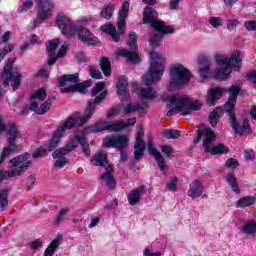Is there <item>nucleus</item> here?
Segmentation results:
<instances>
[{
    "label": "nucleus",
    "instance_id": "obj_1",
    "mask_svg": "<svg viewBox=\"0 0 256 256\" xmlns=\"http://www.w3.org/2000/svg\"><path fill=\"white\" fill-rule=\"evenodd\" d=\"M215 61L216 68L211 71V60L205 56L198 57V71L201 79L214 77V79L225 81L233 73V67L235 71H241L243 55L237 50L232 53L231 57L226 54H216Z\"/></svg>",
    "mask_w": 256,
    "mask_h": 256
},
{
    "label": "nucleus",
    "instance_id": "obj_2",
    "mask_svg": "<svg viewBox=\"0 0 256 256\" xmlns=\"http://www.w3.org/2000/svg\"><path fill=\"white\" fill-rule=\"evenodd\" d=\"M167 61L160 52L155 50L150 52V67L146 74L142 76V83L146 87L138 88V97L140 99H153L155 98V90L153 84L159 83L165 71V64Z\"/></svg>",
    "mask_w": 256,
    "mask_h": 256
},
{
    "label": "nucleus",
    "instance_id": "obj_3",
    "mask_svg": "<svg viewBox=\"0 0 256 256\" xmlns=\"http://www.w3.org/2000/svg\"><path fill=\"white\" fill-rule=\"evenodd\" d=\"M105 85L107 83L105 82H98L94 89L91 92L92 97L94 98L93 102H88L83 116H81V113L79 112H74L72 115L68 117L66 120L67 124L73 129V127H81V125H85L91 117L95 114V109H97V105L107 97V90L105 89ZM104 90V91H103Z\"/></svg>",
    "mask_w": 256,
    "mask_h": 256
},
{
    "label": "nucleus",
    "instance_id": "obj_4",
    "mask_svg": "<svg viewBox=\"0 0 256 256\" xmlns=\"http://www.w3.org/2000/svg\"><path fill=\"white\" fill-rule=\"evenodd\" d=\"M158 17L159 14L156 9H153V7L146 6L144 8L142 23H148L151 25L152 29H154L150 35L151 47H159L161 39H163V35H171V33H175V28L166 25L165 22L157 20Z\"/></svg>",
    "mask_w": 256,
    "mask_h": 256
},
{
    "label": "nucleus",
    "instance_id": "obj_5",
    "mask_svg": "<svg viewBox=\"0 0 256 256\" xmlns=\"http://www.w3.org/2000/svg\"><path fill=\"white\" fill-rule=\"evenodd\" d=\"M227 91L230 93V97L224 105V111L229 114L230 125L233 131L238 135H251V125L249 124V120L245 118L242 123H239L237 118H235V113H233V109H235V103L237 101V95H239V92L241 91V86L236 84L231 88H228Z\"/></svg>",
    "mask_w": 256,
    "mask_h": 256
},
{
    "label": "nucleus",
    "instance_id": "obj_6",
    "mask_svg": "<svg viewBox=\"0 0 256 256\" xmlns=\"http://www.w3.org/2000/svg\"><path fill=\"white\" fill-rule=\"evenodd\" d=\"M79 143L82 147L83 153L86 157H91V150L89 149V144L85 141V136L75 134L74 138L64 147L57 149L53 152L52 157L56 159L54 162V167H59L60 169L65 167L69 160L65 157V155H69L71 151H74L79 146Z\"/></svg>",
    "mask_w": 256,
    "mask_h": 256
},
{
    "label": "nucleus",
    "instance_id": "obj_7",
    "mask_svg": "<svg viewBox=\"0 0 256 256\" xmlns=\"http://www.w3.org/2000/svg\"><path fill=\"white\" fill-rule=\"evenodd\" d=\"M167 101L171 104V109L167 115L171 116L173 113H181L182 115H191L192 111H199L202 104L199 100H195L186 95L174 94L167 97Z\"/></svg>",
    "mask_w": 256,
    "mask_h": 256
},
{
    "label": "nucleus",
    "instance_id": "obj_8",
    "mask_svg": "<svg viewBox=\"0 0 256 256\" xmlns=\"http://www.w3.org/2000/svg\"><path fill=\"white\" fill-rule=\"evenodd\" d=\"M215 137V132H213L211 128L203 127V125H200L199 129L197 130L194 143H199L201 139H203L204 151L205 153H211V155H224L225 153H229V148L223 144L213 146V143H215Z\"/></svg>",
    "mask_w": 256,
    "mask_h": 256
},
{
    "label": "nucleus",
    "instance_id": "obj_9",
    "mask_svg": "<svg viewBox=\"0 0 256 256\" xmlns=\"http://www.w3.org/2000/svg\"><path fill=\"white\" fill-rule=\"evenodd\" d=\"M1 131H6L8 146L2 151L0 165L7 159V157H9V155H11V153H17V151L21 150V145L17 143V141L21 139V132H19L17 125L12 123L6 127L5 123H3V119L0 118V133Z\"/></svg>",
    "mask_w": 256,
    "mask_h": 256
},
{
    "label": "nucleus",
    "instance_id": "obj_10",
    "mask_svg": "<svg viewBox=\"0 0 256 256\" xmlns=\"http://www.w3.org/2000/svg\"><path fill=\"white\" fill-rule=\"evenodd\" d=\"M191 72L183 64H174L170 68V79L168 82V90L175 91L179 87H183L189 83Z\"/></svg>",
    "mask_w": 256,
    "mask_h": 256
},
{
    "label": "nucleus",
    "instance_id": "obj_11",
    "mask_svg": "<svg viewBox=\"0 0 256 256\" xmlns=\"http://www.w3.org/2000/svg\"><path fill=\"white\" fill-rule=\"evenodd\" d=\"M10 163L14 169L5 172L0 170V183L7 181V179H11V177H19L31 166V162L29 161V154L27 153L18 156L17 158H12Z\"/></svg>",
    "mask_w": 256,
    "mask_h": 256
},
{
    "label": "nucleus",
    "instance_id": "obj_12",
    "mask_svg": "<svg viewBox=\"0 0 256 256\" xmlns=\"http://www.w3.org/2000/svg\"><path fill=\"white\" fill-rule=\"evenodd\" d=\"M46 97L47 91L45 88H39L38 90L34 91L30 99L31 111H35V113L38 115H45V113L51 109V104L53 103V99H48L45 101Z\"/></svg>",
    "mask_w": 256,
    "mask_h": 256
},
{
    "label": "nucleus",
    "instance_id": "obj_13",
    "mask_svg": "<svg viewBox=\"0 0 256 256\" xmlns=\"http://www.w3.org/2000/svg\"><path fill=\"white\" fill-rule=\"evenodd\" d=\"M128 46L130 50L119 49L117 50V55L125 57L129 63H139V51L137 50V34L135 32H130L128 35Z\"/></svg>",
    "mask_w": 256,
    "mask_h": 256
},
{
    "label": "nucleus",
    "instance_id": "obj_14",
    "mask_svg": "<svg viewBox=\"0 0 256 256\" xmlns=\"http://www.w3.org/2000/svg\"><path fill=\"white\" fill-rule=\"evenodd\" d=\"M56 27L60 29L62 35H65V37H75L79 29V27L73 23V20L63 13L56 16Z\"/></svg>",
    "mask_w": 256,
    "mask_h": 256
},
{
    "label": "nucleus",
    "instance_id": "obj_15",
    "mask_svg": "<svg viewBox=\"0 0 256 256\" xmlns=\"http://www.w3.org/2000/svg\"><path fill=\"white\" fill-rule=\"evenodd\" d=\"M13 63H15V60L9 59L4 66L3 76L5 77V79L3 86L9 87V81H11L13 83V91H17V89H19V86L21 85L22 75L19 73V71L11 72V69H13Z\"/></svg>",
    "mask_w": 256,
    "mask_h": 256
},
{
    "label": "nucleus",
    "instance_id": "obj_16",
    "mask_svg": "<svg viewBox=\"0 0 256 256\" xmlns=\"http://www.w3.org/2000/svg\"><path fill=\"white\" fill-rule=\"evenodd\" d=\"M103 147H112L118 151H125L129 145L128 135H111L106 136L102 142Z\"/></svg>",
    "mask_w": 256,
    "mask_h": 256
},
{
    "label": "nucleus",
    "instance_id": "obj_17",
    "mask_svg": "<svg viewBox=\"0 0 256 256\" xmlns=\"http://www.w3.org/2000/svg\"><path fill=\"white\" fill-rule=\"evenodd\" d=\"M36 3H38L39 9L36 15L35 24L39 25L40 23L47 21V19H51L53 4L51 3V0H36Z\"/></svg>",
    "mask_w": 256,
    "mask_h": 256
},
{
    "label": "nucleus",
    "instance_id": "obj_18",
    "mask_svg": "<svg viewBox=\"0 0 256 256\" xmlns=\"http://www.w3.org/2000/svg\"><path fill=\"white\" fill-rule=\"evenodd\" d=\"M68 129H72L70 125L65 121L62 126H59L57 130L54 132L53 137L50 139L47 149L48 151H53V149H57L59 147V143H61V139L63 135L67 133Z\"/></svg>",
    "mask_w": 256,
    "mask_h": 256
},
{
    "label": "nucleus",
    "instance_id": "obj_19",
    "mask_svg": "<svg viewBox=\"0 0 256 256\" xmlns=\"http://www.w3.org/2000/svg\"><path fill=\"white\" fill-rule=\"evenodd\" d=\"M143 135H145L143 125L140 124L137 127L136 142L134 145V156L136 161H139V159H141L145 153V141H143Z\"/></svg>",
    "mask_w": 256,
    "mask_h": 256
},
{
    "label": "nucleus",
    "instance_id": "obj_20",
    "mask_svg": "<svg viewBox=\"0 0 256 256\" xmlns=\"http://www.w3.org/2000/svg\"><path fill=\"white\" fill-rule=\"evenodd\" d=\"M148 151L150 152L151 155H153L160 171L164 175H166L167 174V164L165 163V158H163V155L160 154V152H157V150L155 149V146L153 145V140H151V139L148 140Z\"/></svg>",
    "mask_w": 256,
    "mask_h": 256
},
{
    "label": "nucleus",
    "instance_id": "obj_21",
    "mask_svg": "<svg viewBox=\"0 0 256 256\" xmlns=\"http://www.w3.org/2000/svg\"><path fill=\"white\" fill-rule=\"evenodd\" d=\"M129 5V2H123L118 12L117 28L120 35L122 33H125V20L127 19V17H129Z\"/></svg>",
    "mask_w": 256,
    "mask_h": 256
},
{
    "label": "nucleus",
    "instance_id": "obj_22",
    "mask_svg": "<svg viewBox=\"0 0 256 256\" xmlns=\"http://www.w3.org/2000/svg\"><path fill=\"white\" fill-rule=\"evenodd\" d=\"M203 189V182L201 180H193L189 185L187 195L191 199H199L203 195Z\"/></svg>",
    "mask_w": 256,
    "mask_h": 256
},
{
    "label": "nucleus",
    "instance_id": "obj_23",
    "mask_svg": "<svg viewBox=\"0 0 256 256\" xmlns=\"http://www.w3.org/2000/svg\"><path fill=\"white\" fill-rule=\"evenodd\" d=\"M116 87L117 94L123 101H125V99H129V82L127 81V77L120 76Z\"/></svg>",
    "mask_w": 256,
    "mask_h": 256
},
{
    "label": "nucleus",
    "instance_id": "obj_24",
    "mask_svg": "<svg viewBox=\"0 0 256 256\" xmlns=\"http://www.w3.org/2000/svg\"><path fill=\"white\" fill-rule=\"evenodd\" d=\"M59 43H61V40L59 38H55L53 40H50L47 45V51H48V65L52 66L55 65L57 62V57H55V51H57V48L59 47Z\"/></svg>",
    "mask_w": 256,
    "mask_h": 256
},
{
    "label": "nucleus",
    "instance_id": "obj_25",
    "mask_svg": "<svg viewBox=\"0 0 256 256\" xmlns=\"http://www.w3.org/2000/svg\"><path fill=\"white\" fill-rule=\"evenodd\" d=\"M146 194L147 190H145V186H139L138 188L132 190L127 196L129 205H139L141 197Z\"/></svg>",
    "mask_w": 256,
    "mask_h": 256
},
{
    "label": "nucleus",
    "instance_id": "obj_26",
    "mask_svg": "<svg viewBox=\"0 0 256 256\" xmlns=\"http://www.w3.org/2000/svg\"><path fill=\"white\" fill-rule=\"evenodd\" d=\"M76 34H78V39L82 43H86V45H95L97 43V38L93 36L89 29L82 28Z\"/></svg>",
    "mask_w": 256,
    "mask_h": 256
},
{
    "label": "nucleus",
    "instance_id": "obj_27",
    "mask_svg": "<svg viewBox=\"0 0 256 256\" xmlns=\"http://www.w3.org/2000/svg\"><path fill=\"white\" fill-rule=\"evenodd\" d=\"M101 181H106L107 187L109 189H115L116 183L113 178V166L108 165L106 167V172L100 176Z\"/></svg>",
    "mask_w": 256,
    "mask_h": 256
},
{
    "label": "nucleus",
    "instance_id": "obj_28",
    "mask_svg": "<svg viewBox=\"0 0 256 256\" xmlns=\"http://www.w3.org/2000/svg\"><path fill=\"white\" fill-rule=\"evenodd\" d=\"M88 87H91V80H86L85 82L78 85H72L67 88H63L61 93H71L74 91H78V93H85Z\"/></svg>",
    "mask_w": 256,
    "mask_h": 256
},
{
    "label": "nucleus",
    "instance_id": "obj_29",
    "mask_svg": "<svg viewBox=\"0 0 256 256\" xmlns=\"http://www.w3.org/2000/svg\"><path fill=\"white\" fill-rule=\"evenodd\" d=\"M101 131H108L107 128V122H100V123H96L94 125L88 126L84 132H81L78 135H83L85 136V133H101ZM85 139V137H84ZM87 143V140H84Z\"/></svg>",
    "mask_w": 256,
    "mask_h": 256
},
{
    "label": "nucleus",
    "instance_id": "obj_30",
    "mask_svg": "<svg viewBox=\"0 0 256 256\" xmlns=\"http://www.w3.org/2000/svg\"><path fill=\"white\" fill-rule=\"evenodd\" d=\"M225 88H212L208 91L207 103L208 105H215V101L221 99V95H223Z\"/></svg>",
    "mask_w": 256,
    "mask_h": 256
},
{
    "label": "nucleus",
    "instance_id": "obj_31",
    "mask_svg": "<svg viewBox=\"0 0 256 256\" xmlns=\"http://www.w3.org/2000/svg\"><path fill=\"white\" fill-rule=\"evenodd\" d=\"M91 162L95 167H105L107 165V153L105 151H99L96 153Z\"/></svg>",
    "mask_w": 256,
    "mask_h": 256
},
{
    "label": "nucleus",
    "instance_id": "obj_32",
    "mask_svg": "<svg viewBox=\"0 0 256 256\" xmlns=\"http://www.w3.org/2000/svg\"><path fill=\"white\" fill-rule=\"evenodd\" d=\"M100 31L111 35L113 41H115L116 43L119 41V39H121V36L117 32V28H115V26L111 25L110 23L102 25L100 27Z\"/></svg>",
    "mask_w": 256,
    "mask_h": 256
},
{
    "label": "nucleus",
    "instance_id": "obj_33",
    "mask_svg": "<svg viewBox=\"0 0 256 256\" xmlns=\"http://www.w3.org/2000/svg\"><path fill=\"white\" fill-rule=\"evenodd\" d=\"M223 179L227 184L230 185L232 191L236 194L241 193V189H239V184H237V177L233 173H227L223 176Z\"/></svg>",
    "mask_w": 256,
    "mask_h": 256
},
{
    "label": "nucleus",
    "instance_id": "obj_34",
    "mask_svg": "<svg viewBox=\"0 0 256 256\" xmlns=\"http://www.w3.org/2000/svg\"><path fill=\"white\" fill-rule=\"evenodd\" d=\"M256 197L253 196H244L237 200L235 207L237 209H244L245 207H251L255 205Z\"/></svg>",
    "mask_w": 256,
    "mask_h": 256
},
{
    "label": "nucleus",
    "instance_id": "obj_35",
    "mask_svg": "<svg viewBox=\"0 0 256 256\" xmlns=\"http://www.w3.org/2000/svg\"><path fill=\"white\" fill-rule=\"evenodd\" d=\"M148 107L149 106L147 105V103H143V104L129 103L126 106H124V113L129 115L131 113H135V111H146Z\"/></svg>",
    "mask_w": 256,
    "mask_h": 256
},
{
    "label": "nucleus",
    "instance_id": "obj_36",
    "mask_svg": "<svg viewBox=\"0 0 256 256\" xmlns=\"http://www.w3.org/2000/svg\"><path fill=\"white\" fill-rule=\"evenodd\" d=\"M67 83H79V74L63 75L58 79V84L60 87H65Z\"/></svg>",
    "mask_w": 256,
    "mask_h": 256
},
{
    "label": "nucleus",
    "instance_id": "obj_37",
    "mask_svg": "<svg viewBox=\"0 0 256 256\" xmlns=\"http://www.w3.org/2000/svg\"><path fill=\"white\" fill-rule=\"evenodd\" d=\"M59 245H61V238H55L44 251L43 256H53L57 249H59Z\"/></svg>",
    "mask_w": 256,
    "mask_h": 256
},
{
    "label": "nucleus",
    "instance_id": "obj_38",
    "mask_svg": "<svg viewBox=\"0 0 256 256\" xmlns=\"http://www.w3.org/2000/svg\"><path fill=\"white\" fill-rule=\"evenodd\" d=\"M115 11V4L109 3L106 6H104L101 10L100 17L102 19H111L113 17V13Z\"/></svg>",
    "mask_w": 256,
    "mask_h": 256
},
{
    "label": "nucleus",
    "instance_id": "obj_39",
    "mask_svg": "<svg viewBox=\"0 0 256 256\" xmlns=\"http://www.w3.org/2000/svg\"><path fill=\"white\" fill-rule=\"evenodd\" d=\"M100 69L103 71L105 77H111V62L109 58L105 56L101 58Z\"/></svg>",
    "mask_w": 256,
    "mask_h": 256
},
{
    "label": "nucleus",
    "instance_id": "obj_40",
    "mask_svg": "<svg viewBox=\"0 0 256 256\" xmlns=\"http://www.w3.org/2000/svg\"><path fill=\"white\" fill-rule=\"evenodd\" d=\"M242 233H244V235H251V237H255L256 222H246L242 227Z\"/></svg>",
    "mask_w": 256,
    "mask_h": 256
},
{
    "label": "nucleus",
    "instance_id": "obj_41",
    "mask_svg": "<svg viewBox=\"0 0 256 256\" xmlns=\"http://www.w3.org/2000/svg\"><path fill=\"white\" fill-rule=\"evenodd\" d=\"M68 213H69V208H62L54 219V222H53L54 227H59V225H61V222L63 221V219H65Z\"/></svg>",
    "mask_w": 256,
    "mask_h": 256
},
{
    "label": "nucleus",
    "instance_id": "obj_42",
    "mask_svg": "<svg viewBox=\"0 0 256 256\" xmlns=\"http://www.w3.org/2000/svg\"><path fill=\"white\" fill-rule=\"evenodd\" d=\"M108 131L117 132L123 131L125 129V122L118 121V122H107Z\"/></svg>",
    "mask_w": 256,
    "mask_h": 256
},
{
    "label": "nucleus",
    "instance_id": "obj_43",
    "mask_svg": "<svg viewBox=\"0 0 256 256\" xmlns=\"http://www.w3.org/2000/svg\"><path fill=\"white\" fill-rule=\"evenodd\" d=\"M221 115H223V109H221V108H216L210 114L209 119H210V124L212 125V127H215V125H217V121L219 120Z\"/></svg>",
    "mask_w": 256,
    "mask_h": 256
},
{
    "label": "nucleus",
    "instance_id": "obj_44",
    "mask_svg": "<svg viewBox=\"0 0 256 256\" xmlns=\"http://www.w3.org/2000/svg\"><path fill=\"white\" fill-rule=\"evenodd\" d=\"M34 4L35 2H33V0H22L18 8V13H27V11L33 9Z\"/></svg>",
    "mask_w": 256,
    "mask_h": 256
},
{
    "label": "nucleus",
    "instance_id": "obj_45",
    "mask_svg": "<svg viewBox=\"0 0 256 256\" xmlns=\"http://www.w3.org/2000/svg\"><path fill=\"white\" fill-rule=\"evenodd\" d=\"M27 247L28 249H30V251H39V249L43 247V240L36 239V240L30 241L28 242Z\"/></svg>",
    "mask_w": 256,
    "mask_h": 256
},
{
    "label": "nucleus",
    "instance_id": "obj_46",
    "mask_svg": "<svg viewBox=\"0 0 256 256\" xmlns=\"http://www.w3.org/2000/svg\"><path fill=\"white\" fill-rule=\"evenodd\" d=\"M9 205V200L7 199V191H0V211H5Z\"/></svg>",
    "mask_w": 256,
    "mask_h": 256
},
{
    "label": "nucleus",
    "instance_id": "obj_47",
    "mask_svg": "<svg viewBox=\"0 0 256 256\" xmlns=\"http://www.w3.org/2000/svg\"><path fill=\"white\" fill-rule=\"evenodd\" d=\"M239 25H241V22L237 18H232L227 21L226 27L228 31H235Z\"/></svg>",
    "mask_w": 256,
    "mask_h": 256
},
{
    "label": "nucleus",
    "instance_id": "obj_48",
    "mask_svg": "<svg viewBox=\"0 0 256 256\" xmlns=\"http://www.w3.org/2000/svg\"><path fill=\"white\" fill-rule=\"evenodd\" d=\"M164 137H166V139H179L181 134L177 130L167 129L164 131Z\"/></svg>",
    "mask_w": 256,
    "mask_h": 256
},
{
    "label": "nucleus",
    "instance_id": "obj_49",
    "mask_svg": "<svg viewBox=\"0 0 256 256\" xmlns=\"http://www.w3.org/2000/svg\"><path fill=\"white\" fill-rule=\"evenodd\" d=\"M209 23L214 29H219V27H223V18L211 17Z\"/></svg>",
    "mask_w": 256,
    "mask_h": 256
},
{
    "label": "nucleus",
    "instance_id": "obj_50",
    "mask_svg": "<svg viewBox=\"0 0 256 256\" xmlns=\"http://www.w3.org/2000/svg\"><path fill=\"white\" fill-rule=\"evenodd\" d=\"M68 49H69V44L64 43V44L60 47V49H59L57 55H55L56 59H61V58L65 57V55H67Z\"/></svg>",
    "mask_w": 256,
    "mask_h": 256
},
{
    "label": "nucleus",
    "instance_id": "obj_51",
    "mask_svg": "<svg viewBox=\"0 0 256 256\" xmlns=\"http://www.w3.org/2000/svg\"><path fill=\"white\" fill-rule=\"evenodd\" d=\"M89 73L90 77H93V79H101V72L94 66L89 67Z\"/></svg>",
    "mask_w": 256,
    "mask_h": 256
},
{
    "label": "nucleus",
    "instance_id": "obj_52",
    "mask_svg": "<svg viewBox=\"0 0 256 256\" xmlns=\"http://www.w3.org/2000/svg\"><path fill=\"white\" fill-rule=\"evenodd\" d=\"M93 21L91 18H81L75 25L78 27L77 31H81L83 26L87 25V23H91Z\"/></svg>",
    "mask_w": 256,
    "mask_h": 256
},
{
    "label": "nucleus",
    "instance_id": "obj_53",
    "mask_svg": "<svg viewBox=\"0 0 256 256\" xmlns=\"http://www.w3.org/2000/svg\"><path fill=\"white\" fill-rule=\"evenodd\" d=\"M47 155V150L45 148H38L32 155L33 159H39Z\"/></svg>",
    "mask_w": 256,
    "mask_h": 256
},
{
    "label": "nucleus",
    "instance_id": "obj_54",
    "mask_svg": "<svg viewBox=\"0 0 256 256\" xmlns=\"http://www.w3.org/2000/svg\"><path fill=\"white\" fill-rule=\"evenodd\" d=\"M244 27L246 31H256V21L248 20L244 23Z\"/></svg>",
    "mask_w": 256,
    "mask_h": 256
},
{
    "label": "nucleus",
    "instance_id": "obj_55",
    "mask_svg": "<svg viewBox=\"0 0 256 256\" xmlns=\"http://www.w3.org/2000/svg\"><path fill=\"white\" fill-rule=\"evenodd\" d=\"M11 51H13V45H6L4 49L0 51V61H3L5 55H7V53H11Z\"/></svg>",
    "mask_w": 256,
    "mask_h": 256
},
{
    "label": "nucleus",
    "instance_id": "obj_56",
    "mask_svg": "<svg viewBox=\"0 0 256 256\" xmlns=\"http://www.w3.org/2000/svg\"><path fill=\"white\" fill-rule=\"evenodd\" d=\"M178 179L177 178H173L168 184L167 187L169 189V191H177V183H178Z\"/></svg>",
    "mask_w": 256,
    "mask_h": 256
},
{
    "label": "nucleus",
    "instance_id": "obj_57",
    "mask_svg": "<svg viewBox=\"0 0 256 256\" xmlns=\"http://www.w3.org/2000/svg\"><path fill=\"white\" fill-rule=\"evenodd\" d=\"M244 157L246 161H253L255 159V152L253 150H245Z\"/></svg>",
    "mask_w": 256,
    "mask_h": 256
},
{
    "label": "nucleus",
    "instance_id": "obj_58",
    "mask_svg": "<svg viewBox=\"0 0 256 256\" xmlns=\"http://www.w3.org/2000/svg\"><path fill=\"white\" fill-rule=\"evenodd\" d=\"M162 153H164L165 156L171 157V153H173V148L169 145H164L161 147Z\"/></svg>",
    "mask_w": 256,
    "mask_h": 256
},
{
    "label": "nucleus",
    "instance_id": "obj_59",
    "mask_svg": "<svg viewBox=\"0 0 256 256\" xmlns=\"http://www.w3.org/2000/svg\"><path fill=\"white\" fill-rule=\"evenodd\" d=\"M76 59L79 63H87L89 61L83 52H77Z\"/></svg>",
    "mask_w": 256,
    "mask_h": 256
},
{
    "label": "nucleus",
    "instance_id": "obj_60",
    "mask_svg": "<svg viewBox=\"0 0 256 256\" xmlns=\"http://www.w3.org/2000/svg\"><path fill=\"white\" fill-rule=\"evenodd\" d=\"M226 165L227 167H232L233 169H235L236 167H239V162H237L235 158H229L226 161Z\"/></svg>",
    "mask_w": 256,
    "mask_h": 256
},
{
    "label": "nucleus",
    "instance_id": "obj_61",
    "mask_svg": "<svg viewBox=\"0 0 256 256\" xmlns=\"http://www.w3.org/2000/svg\"><path fill=\"white\" fill-rule=\"evenodd\" d=\"M119 114V109L118 108H112L108 111L107 113V117L108 119H113V117H115V115Z\"/></svg>",
    "mask_w": 256,
    "mask_h": 256
},
{
    "label": "nucleus",
    "instance_id": "obj_62",
    "mask_svg": "<svg viewBox=\"0 0 256 256\" xmlns=\"http://www.w3.org/2000/svg\"><path fill=\"white\" fill-rule=\"evenodd\" d=\"M39 77H49V70L47 68L42 67L38 70Z\"/></svg>",
    "mask_w": 256,
    "mask_h": 256
},
{
    "label": "nucleus",
    "instance_id": "obj_63",
    "mask_svg": "<svg viewBox=\"0 0 256 256\" xmlns=\"http://www.w3.org/2000/svg\"><path fill=\"white\" fill-rule=\"evenodd\" d=\"M179 3H181V0H170L169 7L170 9H177L179 7Z\"/></svg>",
    "mask_w": 256,
    "mask_h": 256
},
{
    "label": "nucleus",
    "instance_id": "obj_64",
    "mask_svg": "<svg viewBox=\"0 0 256 256\" xmlns=\"http://www.w3.org/2000/svg\"><path fill=\"white\" fill-rule=\"evenodd\" d=\"M247 77L250 79V81H252V83L256 84V71L249 73Z\"/></svg>",
    "mask_w": 256,
    "mask_h": 256
}]
</instances>
